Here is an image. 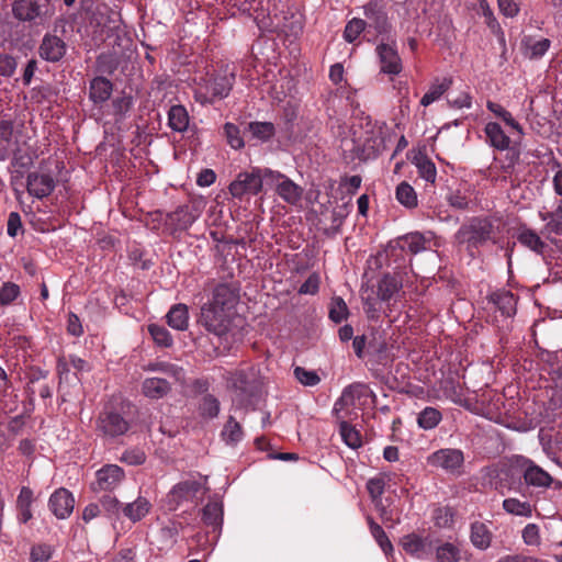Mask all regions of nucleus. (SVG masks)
<instances>
[{
  "label": "nucleus",
  "instance_id": "nucleus-1",
  "mask_svg": "<svg viewBox=\"0 0 562 562\" xmlns=\"http://www.w3.org/2000/svg\"><path fill=\"white\" fill-rule=\"evenodd\" d=\"M402 288L403 280L398 274H384L378 282L376 291L372 289L370 292L368 290L363 292L362 300L367 314L374 317V314L379 312L378 301L390 303L392 300H396Z\"/></svg>",
  "mask_w": 562,
  "mask_h": 562
},
{
  "label": "nucleus",
  "instance_id": "nucleus-2",
  "mask_svg": "<svg viewBox=\"0 0 562 562\" xmlns=\"http://www.w3.org/2000/svg\"><path fill=\"white\" fill-rule=\"evenodd\" d=\"M234 82V71L225 69L223 72H218L212 78L196 85L194 90L195 100L202 104L222 100L229 94Z\"/></svg>",
  "mask_w": 562,
  "mask_h": 562
},
{
  "label": "nucleus",
  "instance_id": "nucleus-3",
  "mask_svg": "<svg viewBox=\"0 0 562 562\" xmlns=\"http://www.w3.org/2000/svg\"><path fill=\"white\" fill-rule=\"evenodd\" d=\"M234 315L235 311L207 302L201 307L200 322L209 333L222 337L228 333Z\"/></svg>",
  "mask_w": 562,
  "mask_h": 562
},
{
  "label": "nucleus",
  "instance_id": "nucleus-4",
  "mask_svg": "<svg viewBox=\"0 0 562 562\" xmlns=\"http://www.w3.org/2000/svg\"><path fill=\"white\" fill-rule=\"evenodd\" d=\"M517 463L520 468L525 486L519 484L517 487L513 488L514 491L520 492L524 496H527V492L530 487L546 490L551 486L553 477L531 459L519 457Z\"/></svg>",
  "mask_w": 562,
  "mask_h": 562
},
{
  "label": "nucleus",
  "instance_id": "nucleus-5",
  "mask_svg": "<svg viewBox=\"0 0 562 562\" xmlns=\"http://www.w3.org/2000/svg\"><path fill=\"white\" fill-rule=\"evenodd\" d=\"M269 176L265 175V170L254 168L251 171L238 173L236 179L229 184L231 194L239 200L246 196L256 195L262 189V181Z\"/></svg>",
  "mask_w": 562,
  "mask_h": 562
},
{
  "label": "nucleus",
  "instance_id": "nucleus-6",
  "mask_svg": "<svg viewBox=\"0 0 562 562\" xmlns=\"http://www.w3.org/2000/svg\"><path fill=\"white\" fill-rule=\"evenodd\" d=\"M203 490V482L196 479H188L176 484L167 494L166 504L170 510H176L184 503H193Z\"/></svg>",
  "mask_w": 562,
  "mask_h": 562
},
{
  "label": "nucleus",
  "instance_id": "nucleus-7",
  "mask_svg": "<svg viewBox=\"0 0 562 562\" xmlns=\"http://www.w3.org/2000/svg\"><path fill=\"white\" fill-rule=\"evenodd\" d=\"M429 465L440 468L447 473L460 475L464 464V454L460 449L442 448L427 457Z\"/></svg>",
  "mask_w": 562,
  "mask_h": 562
},
{
  "label": "nucleus",
  "instance_id": "nucleus-8",
  "mask_svg": "<svg viewBox=\"0 0 562 562\" xmlns=\"http://www.w3.org/2000/svg\"><path fill=\"white\" fill-rule=\"evenodd\" d=\"M222 378L225 380L227 389L240 395H248L256 382L257 370L254 367L225 370Z\"/></svg>",
  "mask_w": 562,
  "mask_h": 562
},
{
  "label": "nucleus",
  "instance_id": "nucleus-9",
  "mask_svg": "<svg viewBox=\"0 0 562 562\" xmlns=\"http://www.w3.org/2000/svg\"><path fill=\"white\" fill-rule=\"evenodd\" d=\"M492 225L488 221L473 218L460 227L457 233V241L469 245L485 243L490 239Z\"/></svg>",
  "mask_w": 562,
  "mask_h": 562
},
{
  "label": "nucleus",
  "instance_id": "nucleus-10",
  "mask_svg": "<svg viewBox=\"0 0 562 562\" xmlns=\"http://www.w3.org/2000/svg\"><path fill=\"white\" fill-rule=\"evenodd\" d=\"M265 175L269 176V179L274 184L277 194L286 203L296 205L303 195V188L296 184L286 176L274 172L270 169H265Z\"/></svg>",
  "mask_w": 562,
  "mask_h": 562
},
{
  "label": "nucleus",
  "instance_id": "nucleus-11",
  "mask_svg": "<svg viewBox=\"0 0 562 562\" xmlns=\"http://www.w3.org/2000/svg\"><path fill=\"white\" fill-rule=\"evenodd\" d=\"M125 477L124 470L117 464H105L95 472V481L92 483V490L113 491Z\"/></svg>",
  "mask_w": 562,
  "mask_h": 562
},
{
  "label": "nucleus",
  "instance_id": "nucleus-12",
  "mask_svg": "<svg viewBox=\"0 0 562 562\" xmlns=\"http://www.w3.org/2000/svg\"><path fill=\"white\" fill-rule=\"evenodd\" d=\"M128 428V422L115 411H105L98 418V429L109 438L122 436Z\"/></svg>",
  "mask_w": 562,
  "mask_h": 562
},
{
  "label": "nucleus",
  "instance_id": "nucleus-13",
  "mask_svg": "<svg viewBox=\"0 0 562 562\" xmlns=\"http://www.w3.org/2000/svg\"><path fill=\"white\" fill-rule=\"evenodd\" d=\"M48 506L57 518L65 519L72 513L75 499L69 491L58 488L50 495Z\"/></svg>",
  "mask_w": 562,
  "mask_h": 562
},
{
  "label": "nucleus",
  "instance_id": "nucleus-14",
  "mask_svg": "<svg viewBox=\"0 0 562 562\" xmlns=\"http://www.w3.org/2000/svg\"><path fill=\"white\" fill-rule=\"evenodd\" d=\"M376 52L384 74L397 75L402 71V60L395 45L382 43L378 45Z\"/></svg>",
  "mask_w": 562,
  "mask_h": 562
},
{
  "label": "nucleus",
  "instance_id": "nucleus-15",
  "mask_svg": "<svg viewBox=\"0 0 562 562\" xmlns=\"http://www.w3.org/2000/svg\"><path fill=\"white\" fill-rule=\"evenodd\" d=\"M55 188L54 178L45 172H31L27 177V191L31 195L42 199L52 193Z\"/></svg>",
  "mask_w": 562,
  "mask_h": 562
},
{
  "label": "nucleus",
  "instance_id": "nucleus-16",
  "mask_svg": "<svg viewBox=\"0 0 562 562\" xmlns=\"http://www.w3.org/2000/svg\"><path fill=\"white\" fill-rule=\"evenodd\" d=\"M238 299V289L235 285L229 283H220L214 288L212 300L209 303L235 311Z\"/></svg>",
  "mask_w": 562,
  "mask_h": 562
},
{
  "label": "nucleus",
  "instance_id": "nucleus-17",
  "mask_svg": "<svg viewBox=\"0 0 562 562\" xmlns=\"http://www.w3.org/2000/svg\"><path fill=\"white\" fill-rule=\"evenodd\" d=\"M66 53L64 41L56 35H45L40 46V56L47 61H58Z\"/></svg>",
  "mask_w": 562,
  "mask_h": 562
},
{
  "label": "nucleus",
  "instance_id": "nucleus-18",
  "mask_svg": "<svg viewBox=\"0 0 562 562\" xmlns=\"http://www.w3.org/2000/svg\"><path fill=\"white\" fill-rule=\"evenodd\" d=\"M488 303L496 307L505 317H512L516 313L517 301L515 295L507 290H498L487 297Z\"/></svg>",
  "mask_w": 562,
  "mask_h": 562
},
{
  "label": "nucleus",
  "instance_id": "nucleus-19",
  "mask_svg": "<svg viewBox=\"0 0 562 562\" xmlns=\"http://www.w3.org/2000/svg\"><path fill=\"white\" fill-rule=\"evenodd\" d=\"M18 140L14 125L11 120L0 121V160H4L11 153L18 150Z\"/></svg>",
  "mask_w": 562,
  "mask_h": 562
},
{
  "label": "nucleus",
  "instance_id": "nucleus-20",
  "mask_svg": "<svg viewBox=\"0 0 562 562\" xmlns=\"http://www.w3.org/2000/svg\"><path fill=\"white\" fill-rule=\"evenodd\" d=\"M151 509V503L144 496H138L131 503L122 506V514L132 522L140 521Z\"/></svg>",
  "mask_w": 562,
  "mask_h": 562
},
{
  "label": "nucleus",
  "instance_id": "nucleus-21",
  "mask_svg": "<svg viewBox=\"0 0 562 562\" xmlns=\"http://www.w3.org/2000/svg\"><path fill=\"white\" fill-rule=\"evenodd\" d=\"M492 532L488 526L481 521H474L470 528V541L474 548L485 551L491 547Z\"/></svg>",
  "mask_w": 562,
  "mask_h": 562
},
{
  "label": "nucleus",
  "instance_id": "nucleus-22",
  "mask_svg": "<svg viewBox=\"0 0 562 562\" xmlns=\"http://www.w3.org/2000/svg\"><path fill=\"white\" fill-rule=\"evenodd\" d=\"M374 396L373 392L362 383L351 384L344 389L341 396L336 402L335 406L346 405V406H355L356 401L361 397Z\"/></svg>",
  "mask_w": 562,
  "mask_h": 562
},
{
  "label": "nucleus",
  "instance_id": "nucleus-23",
  "mask_svg": "<svg viewBox=\"0 0 562 562\" xmlns=\"http://www.w3.org/2000/svg\"><path fill=\"white\" fill-rule=\"evenodd\" d=\"M488 144L497 150H506L510 146V138L496 122H488L484 127Z\"/></svg>",
  "mask_w": 562,
  "mask_h": 562
},
{
  "label": "nucleus",
  "instance_id": "nucleus-24",
  "mask_svg": "<svg viewBox=\"0 0 562 562\" xmlns=\"http://www.w3.org/2000/svg\"><path fill=\"white\" fill-rule=\"evenodd\" d=\"M200 209L195 204H188L178 207L171 215L170 220L179 228L184 229L192 225L200 215Z\"/></svg>",
  "mask_w": 562,
  "mask_h": 562
},
{
  "label": "nucleus",
  "instance_id": "nucleus-25",
  "mask_svg": "<svg viewBox=\"0 0 562 562\" xmlns=\"http://www.w3.org/2000/svg\"><path fill=\"white\" fill-rule=\"evenodd\" d=\"M401 546L407 554L420 559L427 553L428 542L426 538L413 532L401 539Z\"/></svg>",
  "mask_w": 562,
  "mask_h": 562
},
{
  "label": "nucleus",
  "instance_id": "nucleus-26",
  "mask_svg": "<svg viewBox=\"0 0 562 562\" xmlns=\"http://www.w3.org/2000/svg\"><path fill=\"white\" fill-rule=\"evenodd\" d=\"M112 94V82L104 77H97L90 82L89 97L94 104L103 103Z\"/></svg>",
  "mask_w": 562,
  "mask_h": 562
},
{
  "label": "nucleus",
  "instance_id": "nucleus-27",
  "mask_svg": "<svg viewBox=\"0 0 562 562\" xmlns=\"http://www.w3.org/2000/svg\"><path fill=\"white\" fill-rule=\"evenodd\" d=\"M170 389V383L164 378H148L142 384L143 394L153 400L164 397Z\"/></svg>",
  "mask_w": 562,
  "mask_h": 562
},
{
  "label": "nucleus",
  "instance_id": "nucleus-28",
  "mask_svg": "<svg viewBox=\"0 0 562 562\" xmlns=\"http://www.w3.org/2000/svg\"><path fill=\"white\" fill-rule=\"evenodd\" d=\"M33 491L27 487L23 486L20 490V493L16 498V508H18V520L21 524H26L30 521L33 517L31 506L33 503Z\"/></svg>",
  "mask_w": 562,
  "mask_h": 562
},
{
  "label": "nucleus",
  "instance_id": "nucleus-29",
  "mask_svg": "<svg viewBox=\"0 0 562 562\" xmlns=\"http://www.w3.org/2000/svg\"><path fill=\"white\" fill-rule=\"evenodd\" d=\"M413 165L417 168L420 178L427 182L435 183L437 169L435 164L424 154L418 153L412 159Z\"/></svg>",
  "mask_w": 562,
  "mask_h": 562
},
{
  "label": "nucleus",
  "instance_id": "nucleus-30",
  "mask_svg": "<svg viewBox=\"0 0 562 562\" xmlns=\"http://www.w3.org/2000/svg\"><path fill=\"white\" fill-rule=\"evenodd\" d=\"M167 323L177 330H186L189 324L188 307L184 304L173 305L167 314Z\"/></svg>",
  "mask_w": 562,
  "mask_h": 562
},
{
  "label": "nucleus",
  "instance_id": "nucleus-31",
  "mask_svg": "<svg viewBox=\"0 0 562 562\" xmlns=\"http://www.w3.org/2000/svg\"><path fill=\"white\" fill-rule=\"evenodd\" d=\"M202 520L206 526L217 531L222 527L223 522V507L217 502H212L205 505L202 510Z\"/></svg>",
  "mask_w": 562,
  "mask_h": 562
},
{
  "label": "nucleus",
  "instance_id": "nucleus-32",
  "mask_svg": "<svg viewBox=\"0 0 562 562\" xmlns=\"http://www.w3.org/2000/svg\"><path fill=\"white\" fill-rule=\"evenodd\" d=\"M168 124L175 132H184L189 125V114L186 108L182 105L171 106L168 112Z\"/></svg>",
  "mask_w": 562,
  "mask_h": 562
},
{
  "label": "nucleus",
  "instance_id": "nucleus-33",
  "mask_svg": "<svg viewBox=\"0 0 562 562\" xmlns=\"http://www.w3.org/2000/svg\"><path fill=\"white\" fill-rule=\"evenodd\" d=\"M12 10L14 16L21 21H32L38 15V7L32 0H16Z\"/></svg>",
  "mask_w": 562,
  "mask_h": 562
},
{
  "label": "nucleus",
  "instance_id": "nucleus-34",
  "mask_svg": "<svg viewBox=\"0 0 562 562\" xmlns=\"http://www.w3.org/2000/svg\"><path fill=\"white\" fill-rule=\"evenodd\" d=\"M503 508L510 515L531 517L532 505L527 501H520L515 497L505 498L503 501Z\"/></svg>",
  "mask_w": 562,
  "mask_h": 562
},
{
  "label": "nucleus",
  "instance_id": "nucleus-35",
  "mask_svg": "<svg viewBox=\"0 0 562 562\" xmlns=\"http://www.w3.org/2000/svg\"><path fill=\"white\" fill-rule=\"evenodd\" d=\"M436 562H460V548L452 542H443L436 548Z\"/></svg>",
  "mask_w": 562,
  "mask_h": 562
},
{
  "label": "nucleus",
  "instance_id": "nucleus-36",
  "mask_svg": "<svg viewBox=\"0 0 562 562\" xmlns=\"http://www.w3.org/2000/svg\"><path fill=\"white\" fill-rule=\"evenodd\" d=\"M442 415L439 409L428 406L425 407L417 417V424L424 430H430L438 426Z\"/></svg>",
  "mask_w": 562,
  "mask_h": 562
},
{
  "label": "nucleus",
  "instance_id": "nucleus-37",
  "mask_svg": "<svg viewBox=\"0 0 562 562\" xmlns=\"http://www.w3.org/2000/svg\"><path fill=\"white\" fill-rule=\"evenodd\" d=\"M486 108L497 117L502 119L508 126L515 130L518 134H524L521 125L513 117L512 113L504 109L501 104L493 101H487Z\"/></svg>",
  "mask_w": 562,
  "mask_h": 562
},
{
  "label": "nucleus",
  "instance_id": "nucleus-38",
  "mask_svg": "<svg viewBox=\"0 0 562 562\" xmlns=\"http://www.w3.org/2000/svg\"><path fill=\"white\" fill-rule=\"evenodd\" d=\"M395 195L396 200L405 207L412 209L417 206V194L409 183L401 182L396 188Z\"/></svg>",
  "mask_w": 562,
  "mask_h": 562
},
{
  "label": "nucleus",
  "instance_id": "nucleus-39",
  "mask_svg": "<svg viewBox=\"0 0 562 562\" xmlns=\"http://www.w3.org/2000/svg\"><path fill=\"white\" fill-rule=\"evenodd\" d=\"M367 520L369 524L370 532L374 540L378 542L379 547L386 555L390 554L393 551V546L383 528L378 525L371 517H368Z\"/></svg>",
  "mask_w": 562,
  "mask_h": 562
},
{
  "label": "nucleus",
  "instance_id": "nucleus-40",
  "mask_svg": "<svg viewBox=\"0 0 562 562\" xmlns=\"http://www.w3.org/2000/svg\"><path fill=\"white\" fill-rule=\"evenodd\" d=\"M222 438L228 445H236L243 439V429L234 417H229L222 430Z\"/></svg>",
  "mask_w": 562,
  "mask_h": 562
},
{
  "label": "nucleus",
  "instance_id": "nucleus-41",
  "mask_svg": "<svg viewBox=\"0 0 562 562\" xmlns=\"http://www.w3.org/2000/svg\"><path fill=\"white\" fill-rule=\"evenodd\" d=\"M248 131L261 142L269 140L276 134L274 125L270 122H251L248 124Z\"/></svg>",
  "mask_w": 562,
  "mask_h": 562
},
{
  "label": "nucleus",
  "instance_id": "nucleus-42",
  "mask_svg": "<svg viewBox=\"0 0 562 562\" xmlns=\"http://www.w3.org/2000/svg\"><path fill=\"white\" fill-rule=\"evenodd\" d=\"M339 430L344 442L349 448L357 449L362 445L360 432L348 422H341Z\"/></svg>",
  "mask_w": 562,
  "mask_h": 562
},
{
  "label": "nucleus",
  "instance_id": "nucleus-43",
  "mask_svg": "<svg viewBox=\"0 0 562 562\" xmlns=\"http://www.w3.org/2000/svg\"><path fill=\"white\" fill-rule=\"evenodd\" d=\"M406 246H425L426 244H436L435 234L430 231L428 232H412L400 238Z\"/></svg>",
  "mask_w": 562,
  "mask_h": 562
},
{
  "label": "nucleus",
  "instance_id": "nucleus-44",
  "mask_svg": "<svg viewBox=\"0 0 562 562\" xmlns=\"http://www.w3.org/2000/svg\"><path fill=\"white\" fill-rule=\"evenodd\" d=\"M543 220L547 221L546 229L548 233L562 235V200H560L555 211L548 213L543 216Z\"/></svg>",
  "mask_w": 562,
  "mask_h": 562
},
{
  "label": "nucleus",
  "instance_id": "nucleus-45",
  "mask_svg": "<svg viewBox=\"0 0 562 562\" xmlns=\"http://www.w3.org/2000/svg\"><path fill=\"white\" fill-rule=\"evenodd\" d=\"M200 414L206 418H214L220 413V402L216 397L207 394L202 397L199 405Z\"/></svg>",
  "mask_w": 562,
  "mask_h": 562
},
{
  "label": "nucleus",
  "instance_id": "nucleus-46",
  "mask_svg": "<svg viewBox=\"0 0 562 562\" xmlns=\"http://www.w3.org/2000/svg\"><path fill=\"white\" fill-rule=\"evenodd\" d=\"M450 81L443 80L442 82L434 83L429 90L423 95L420 104L428 106L437 101L445 91L449 88Z\"/></svg>",
  "mask_w": 562,
  "mask_h": 562
},
{
  "label": "nucleus",
  "instance_id": "nucleus-47",
  "mask_svg": "<svg viewBox=\"0 0 562 562\" xmlns=\"http://www.w3.org/2000/svg\"><path fill=\"white\" fill-rule=\"evenodd\" d=\"M293 373L295 379L304 386H315L321 382L319 375L314 370L295 367Z\"/></svg>",
  "mask_w": 562,
  "mask_h": 562
},
{
  "label": "nucleus",
  "instance_id": "nucleus-48",
  "mask_svg": "<svg viewBox=\"0 0 562 562\" xmlns=\"http://www.w3.org/2000/svg\"><path fill=\"white\" fill-rule=\"evenodd\" d=\"M148 330L157 345L161 347H169L172 345V337L164 326L151 324L148 326Z\"/></svg>",
  "mask_w": 562,
  "mask_h": 562
},
{
  "label": "nucleus",
  "instance_id": "nucleus-49",
  "mask_svg": "<svg viewBox=\"0 0 562 562\" xmlns=\"http://www.w3.org/2000/svg\"><path fill=\"white\" fill-rule=\"evenodd\" d=\"M20 286L13 282H4L0 288V306L14 302L20 295Z\"/></svg>",
  "mask_w": 562,
  "mask_h": 562
},
{
  "label": "nucleus",
  "instance_id": "nucleus-50",
  "mask_svg": "<svg viewBox=\"0 0 562 562\" xmlns=\"http://www.w3.org/2000/svg\"><path fill=\"white\" fill-rule=\"evenodd\" d=\"M54 553L52 546L46 543L35 544L31 549L30 562H50Z\"/></svg>",
  "mask_w": 562,
  "mask_h": 562
},
{
  "label": "nucleus",
  "instance_id": "nucleus-51",
  "mask_svg": "<svg viewBox=\"0 0 562 562\" xmlns=\"http://www.w3.org/2000/svg\"><path fill=\"white\" fill-rule=\"evenodd\" d=\"M366 27V21L362 19H352L350 20L344 31V37L347 42L352 43L358 38V36L363 32Z\"/></svg>",
  "mask_w": 562,
  "mask_h": 562
},
{
  "label": "nucleus",
  "instance_id": "nucleus-52",
  "mask_svg": "<svg viewBox=\"0 0 562 562\" xmlns=\"http://www.w3.org/2000/svg\"><path fill=\"white\" fill-rule=\"evenodd\" d=\"M397 248H380L374 256H370L367 260L368 268L370 270H378L383 267L389 260V257L393 255V252Z\"/></svg>",
  "mask_w": 562,
  "mask_h": 562
},
{
  "label": "nucleus",
  "instance_id": "nucleus-53",
  "mask_svg": "<svg viewBox=\"0 0 562 562\" xmlns=\"http://www.w3.org/2000/svg\"><path fill=\"white\" fill-rule=\"evenodd\" d=\"M348 314V308L345 301L341 297L333 299L329 308V318L335 323L342 322Z\"/></svg>",
  "mask_w": 562,
  "mask_h": 562
},
{
  "label": "nucleus",
  "instance_id": "nucleus-54",
  "mask_svg": "<svg viewBox=\"0 0 562 562\" xmlns=\"http://www.w3.org/2000/svg\"><path fill=\"white\" fill-rule=\"evenodd\" d=\"M225 136L227 138V143L234 149H240L244 147L245 143L243 137L240 136L239 128L233 123H226L224 125Z\"/></svg>",
  "mask_w": 562,
  "mask_h": 562
},
{
  "label": "nucleus",
  "instance_id": "nucleus-55",
  "mask_svg": "<svg viewBox=\"0 0 562 562\" xmlns=\"http://www.w3.org/2000/svg\"><path fill=\"white\" fill-rule=\"evenodd\" d=\"M120 460L130 465H140L146 461V454L139 448H132V449L125 450L122 453Z\"/></svg>",
  "mask_w": 562,
  "mask_h": 562
},
{
  "label": "nucleus",
  "instance_id": "nucleus-56",
  "mask_svg": "<svg viewBox=\"0 0 562 562\" xmlns=\"http://www.w3.org/2000/svg\"><path fill=\"white\" fill-rule=\"evenodd\" d=\"M147 370L149 371H160L167 375H172L175 376L177 380H179L182 375V370L180 368H178L177 366L175 364H171V363H167V362H157V363H151L147 367Z\"/></svg>",
  "mask_w": 562,
  "mask_h": 562
},
{
  "label": "nucleus",
  "instance_id": "nucleus-57",
  "mask_svg": "<svg viewBox=\"0 0 562 562\" xmlns=\"http://www.w3.org/2000/svg\"><path fill=\"white\" fill-rule=\"evenodd\" d=\"M522 539L527 546H539L540 544V531L536 524H528L522 529Z\"/></svg>",
  "mask_w": 562,
  "mask_h": 562
},
{
  "label": "nucleus",
  "instance_id": "nucleus-58",
  "mask_svg": "<svg viewBox=\"0 0 562 562\" xmlns=\"http://www.w3.org/2000/svg\"><path fill=\"white\" fill-rule=\"evenodd\" d=\"M385 480L382 476L372 477L367 482V490L371 499L380 498L384 492Z\"/></svg>",
  "mask_w": 562,
  "mask_h": 562
},
{
  "label": "nucleus",
  "instance_id": "nucleus-59",
  "mask_svg": "<svg viewBox=\"0 0 562 562\" xmlns=\"http://www.w3.org/2000/svg\"><path fill=\"white\" fill-rule=\"evenodd\" d=\"M550 47V41L547 38H542L535 43H531L527 46V54L531 58L542 57Z\"/></svg>",
  "mask_w": 562,
  "mask_h": 562
},
{
  "label": "nucleus",
  "instance_id": "nucleus-60",
  "mask_svg": "<svg viewBox=\"0 0 562 562\" xmlns=\"http://www.w3.org/2000/svg\"><path fill=\"white\" fill-rule=\"evenodd\" d=\"M145 257V252L143 248H131L128 252V258L132 260L133 265L140 269H148L151 266V261Z\"/></svg>",
  "mask_w": 562,
  "mask_h": 562
},
{
  "label": "nucleus",
  "instance_id": "nucleus-61",
  "mask_svg": "<svg viewBox=\"0 0 562 562\" xmlns=\"http://www.w3.org/2000/svg\"><path fill=\"white\" fill-rule=\"evenodd\" d=\"M319 276L317 273H312L305 282L300 286L299 293L300 294H310L314 295L317 293L319 289Z\"/></svg>",
  "mask_w": 562,
  "mask_h": 562
},
{
  "label": "nucleus",
  "instance_id": "nucleus-62",
  "mask_svg": "<svg viewBox=\"0 0 562 562\" xmlns=\"http://www.w3.org/2000/svg\"><path fill=\"white\" fill-rule=\"evenodd\" d=\"M518 241L524 246H543V244L540 241L539 236L535 232L529 229L520 231L518 235Z\"/></svg>",
  "mask_w": 562,
  "mask_h": 562
},
{
  "label": "nucleus",
  "instance_id": "nucleus-63",
  "mask_svg": "<svg viewBox=\"0 0 562 562\" xmlns=\"http://www.w3.org/2000/svg\"><path fill=\"white\" fill-rule=\"evenodd\" d=\"M499 11L507 18H514L519 12V7L516 0H497Z\"/></svg>",
  "mask_w": 562,
  "mask_h": 562
},
{
  "label": "nucleus",
  "instance_id": "nucleus-64",
  "mask_svg": "<svg viewBox=\"0 0 562 562\" xmlns=\"http://www.w3.org/2000/svg\"><path fill=\"white\" fill-rule=\"evenodd\" d=\"M448 202L451 206H453L456 209H460V210L467 209L469 205L468 196L464 193H462L460 190L451 192L448 195Z\"/></svg>",
  "mask_w": 562,
  "mask_h": 562
}]
</instances>
